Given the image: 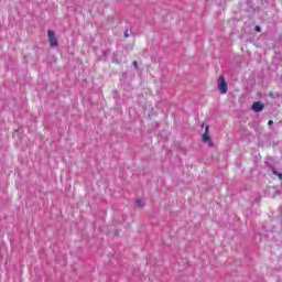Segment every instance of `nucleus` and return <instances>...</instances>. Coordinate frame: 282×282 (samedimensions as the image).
Wrapping results in <instances>:
<instances>
[{"label": "nucleus", "instance_id": "1", "mask_svg": "<svg viewBox=\"0 0 282 282\" xmlns=\"http://www.w3.org/2000/svg\"><path fill=\"white\" fill-rule=\"evenodd\" d=\"M218 91L223 95L228 94V82H226V77H224V75L218 77Z\"/></svg>", "mask_w": 282, "mask_h": 282}, {"label": "nucleus", "instance_id": "2", "mask_svg": "<svg viewBox=\"0 0 282 282\" xmlns=\"http://www.w3.org/2000/svg\"><path fill=\"white\" fill-rule=\"evenodd\" d=\"M47 36L51 47H58V39H56V33L53 30L47 31Z\"/></svg>", "mask_w": 282, "mask_h": 282}, {"label": "nucleus", "instance_id": "3", "mask_svg": "<svg viewBox=\"0 0 282 282\" xmlns=\"http://www.w3.org/2000/svg\"><path fill=\"white\" fill-rule=\"evenodd\" d=\"M264 165L268 169V173H272V175L276 173V163L271 158L264 161Z\"/></svg>", "mask_w": 282, "mask_h": 282}, {"label": "nucleus", "instance_id": "4", "mask_svg": "<svg viewBox=\"0 0 282 282\" xmlns=\"http://www.w3.org/2000/svg\"><path fill=\"white\" fill-rule=\"evenodd\" d=\"M252 111H254V113H261V111H263V109H265V105L262 104L261 100L254 101L251 106Z\"/></svg>", "mask_w": 282, "mask_h": 282}, {"label": "nucleus", "instance_id": "5", "mask_svg": "<svg viewBox=\"0 0 282 282\" xmlns=\"http://www.w3.org/2000/svg\"><path fill=\"white\" fill-rule=\"evenodd\" d=\"M202 141L204 142V144H208L210 149L215 147V142H213V138H210L208 133H203Z\"/></svg>", "mask_w": 282, "mask_h": 282}, {"label": "nucleus", "instance_id": "6", "mask_svg": "<svg viewBox=\"0 0 282 282\" xmlns=\"http://www.w3.org/2000/svg\"><path fill=\"white\" fill-rule=\"evenodd\" d=\"M128 78H129V74L127 72H123L122 78H120V80H119L120 87H124V85H127Z\"/></svg>", "mask_w": 282, "mask_h": 282}, {"label": "nucleus", "instance_id": "7", "mask_svg": "<svg viewBox=\"0 0 282 282\" xmlns=\"http://www.w3.org/2000/svg\"><path fill=\"white\" fill-rule=\"evenodd\" d=\"M108 56H111V48H107V50H104L102 52H101V59L102 61H107V57Z\"/></svg>", "mask_w": 282, "mask_h": 282}, {"label": "nucleus", "instance_id": "8", "mask_svg": "<svg viewBox=\"0 0 282 282\" xmlns=\"http://www.w3.org/2000/svg\"><path fill=\"white\" fill-rule=\"evenodd\" d=\"M261 239H263V236L261 234H254L253 235V240L254 241H261Z\"/></svg>", "mask_w": 282, "mask_h": 282}, {"label": "nucleus", "instance_id": "9", "mask_svg": "<svg viewBox=\"0 0 282 282\" xmlns=\"http://www.w3.org/2000/svg\"><path fill=\"white\" fill-rule=\"evenodd\" d=\"M112 63H116V65H121L122 61L118 59L116 56H112Z\"/></svg>", "mask_w": 282, "mask_h": 282}, {"label": "nucleus", "instance_id": "10", "mask_svg": "<svg viewBox=\"0 0 282 282\" xmlns=\"http://www.w3.org/2000/svg\"><path fill=\"white\" fill-rule=\"evenodd\" d=\"M135 204L139 206V208H142V206H144V203L142 202V199H137Z\"/></svg>", "mask_w": 282, "mask_h": 282}, {"label": "nucleus", "instance_id": "11", "mask_svg": "<svg viewBox=\"0 0 282 282\" xmlns=\"http://www.w3.org/2000/svg\"><path fill=\"white\" fill-rule=\"evenodd\" d=\"M279 180H282V173L275 170V173H273Z\"/></svg>", "mask_w": 282, "mask_h": 282}, {"label": "nucleus", "instance_id": "12", "mask_svg": "<svg viewBox=\"0 0 282 282\" xmlns=\"http://www.w3.org/2000/svg\"><path fill=\"white\" fill-rule=\"evenodd\" d=\"M124 39H129L130 34H129V30H126L123 33Z\"/></svg>", "mask_w": 282, "mask_h": 282}, {"label": "nucleus", "instance_id": "13", "mask_svg": "<svg viewBox=\"0 0 282 282\" xmlns=\"http://www.w3.org/2000/svg\"><path fill=\"white\" fill-rule=\"evenodd\" d=\"M254 32H258V33L261 32V26L260 25H256L254 26Z\"/></svg>", "mask_w": 282, "mask_h": 282}, {"label": "nucleus", "instance_id": "14", "mask_svg": "<svg viewBox=\"0 0 282 282\" xmlns=\"http://www.w3.org/2000/svg\"><path fill=\"white\" fill-rule=\"evenodd\" d=\"M132 65H133L134 69H138V61H133Z\"/></svg>", "mask_w": 282, "mask_h": 282}, {"label": "nucleus", "instance_id": "15", "mask_svg": "<svg viewBox=\"0 0 282 282\" xmlns=\"http://www.w3.org/2000/svg\"><path fill=\"white\" fill-rule=\"evenodd\" d=\"M280 212H281L280 224H281V226H282V206H280Z\"/></svg>", "mask_w": 282, "mask_h": 282}, {"label": "nucleus", "instance_id": "16", "mask_svg": "<svg viewBox=\"0 0 282 282\" xmlns=\"http://www.w3.org/2000/svg\"><path fill=\"white\" fill-rule=\"evenodd\" d=\"M208 131H210V127H209V126H206V127H205V133H208Z\"/></svg>", "mask_w": 282, "mask_h": 282}, {"label": "nucleus", "instance_id": "17", "mask_svg": "<svg viewBox=\"0 0 282 282\" xmlns=\"http://www.w3.org/2000/svg\"><path fill=\"white\" fill-rule=\"evenodd\" d=\"M272 124H274V121L269 120V121H268V126H269V127H272Z\"/></svg>", "mask_w": 282, "mask_h": 282}, {"label": "nucleus", "instance_id": "18", "mask_svg": "<svg viewBox=\"0 0 282 282\" xmlns=\"http://www.w3.org/2000/svg\"><path fill=\"white\" fill-rule=\"evenodd\" d=\"M280 282H282V280Z\"/></svg>", "mask_w": 282, "mask_h": 282}]
</instances>
